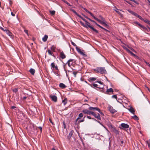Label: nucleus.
<instances>
[{"mask_svg": "<svg viewBox=\"0 0 150 150\" xmlns=\"http://www.w3.org/2000/svg\"><path fill=\"white\" fill-rule=\"evenodd\" d=\"M93 70L97 73L101 74H105L107 71L105 68L104 67H97L93 69Z\"/></svg>", "mask_w": 150, "mask_h": 150, "instance_id": "1", "label": "nucleus"}, {"mask_svg": "<svg viewBox=\"0 0 150 150\" xmlns=\"http://www.w3.org/2000/svg\"><path fill=\"white\" fill-rule=\"evenodd\" d=\"M73 60H74L73 59H70L67 61V62L65 64L63 65L64 68V71L66 72L67 76H68L67 74V71L68 72H69L70 71L69 70H67V69L66 67L67 64L68 66L70 67L73 64Z\"/></svg>", "mask_w": 150, "mask_h": 150, "instance_id": "2", "label": "nucleus"}, {"mask_svg": "<svg viewBox=\"0 0 150 150\" xmlns=\"http://www.w3.org/2000/svg\"><path fill=\"white\" fill-rule=\"evenodd\" d=\"M88 109L90 110H96L98 112L102 115H104L103 113L100 111V109L97 107H90Z\"/></svg>", "mask_w": 150, "mask_h": 150, "instance_id": "3", "label": "nucleus"}, {"mask_svg": "<svg viewBox=\"0 0 150 150\" xmlns=\"http://www.w3.org/2000/svg\"><path fill=\"white\" fill-rule=\"evenodd\" d=\"M86 26L87 27L86 28H89L91 29H92L93 31H94L96 33H98V31L95 29L92 26H91L90 25V24L88 22V21L86 22Z\"/></svg>", "mask_w": 150, "mask_h": 150, "instance_id": "4", "label": "nucleus"}, {"mask_svg": "<svg viewBox=\"0 0 150 150\" xmlns=\"http://www.w3.org/2000/svg\"><path fill=\"white\" fill-rule=\"evenodd\" d=\"M93 111L89 110L87 109H84L82 110V112L87 115H92Z\"/></svg>", "mask_w": 150, "mask_h": 150, "instance_id": "5", "label": "nucleus"}, {"mask_svg": "<svg viewBox=\"0 0 150 150\" xmlns=\"http://www.w3.org/2000/svg\"><path fill=\"white\" fill-rule=\"evenodd\" d=\"M92 115L98 120H101L99 114L98 113V114H97L93 112Z\"/></svg>", "mask_w": 150, "mask_h": 150, "instance_id": "6", "label": "nucleus"}, {"mask_svg": "<svg viewBox=\"0 0 150 150\" xmlns=\"http://www.w3.org/2000/svg\"><path fill=\"white\" fill-rule=\"evenodd\" d=\"M50 96L52 101L54 102H56L57 101V98L56 96L51 95H50Z\"/></svg>", "mask_w": 150, "mask_h": 150, "instance_id": "7", "label": "nucleus"}, {"mask_svg": "<svg viewBox=\"0 0 150 150\" xmlns=\"http://www.w3.org/2000/svg\"><path fill=\"white\" fill-rule=\"evenodd\" d=\"M70 10L74 13L77 16L79 17L80 18H81L82 20L83 19H84L82 17H81L80 15H79L78 13L74 9L72 8H70Z\"/></svg>", "mask_w": 150, "mask_h": 150, "instance_id": "8", "label": "nucleus"}, {"mask_svg": "<svg viewBox=\"0 0 150 150\" xmlns=\"http://www.w3.org/2000/svg\"><path fill=\"white\" fill-rule=\"evenodd\" d=\"M70 10L74 13L77 16L79 17L80 18H81L82 20L83 19H84L82 17H81L80 15H79L78 13L74 9L72 8H70Z\"/></svg>", "mask_w": 150, "mask_h": 150, "instance_id": "9", "label": "nucleus"}, {"mask_svg": "<svg viewBox=\"0 0 150 150\" xmlns=\"http://www.w3.org/2000/svg\"><path fill=\"white\" fill-rule=\"evenodd\" d=\"M83 116V115L82 113H80L78 116V117L76 119V120H75V125H77V121L79 120Z\"/></svg>", "mask_w": 150, "mask_h": 150, "instance_id": "10", "label": "nucleus"}, {"mask_svg": "<svg viewBox=\"0 0 150 150\" xmlns=\"http://www.w3.org/2000/svg\"><path fill=\"white\" fill-rule=\"evenodd\" d=\"M76 50L79 53L83 55H85V54L82 52V51H81V50L79 48L77 47V46L76 47Z\"/></svg>", "mask_w": 150, "mask_h": 150, "instance_id": "11", "label": "nucleus"}, {"mask_svg": "<svg viewBox=\"0 0 150 150\" xmlns=\"http://www.w3.org/2000/svg\"><path fill=\"white\" fill-rule=\"evenodd\" d=\"M60 57L62 59H65L66 57L65 55L63 52H60Z\"/></svg>", "mask_w": 150, "mask_h": 150, "instance_id": "12", "label": "nucleus"}, {"mask_svg": "<svg viewBox=\"0 0 150 150\" xmlns=\"http://www.w3.org/2000/svg\"><path fill=\"white\" fill-rule=\"evenodd\" d=\"M121 126L125 129L129 128V125L125 123H122L121 125Z\"/></svg>", "mask_w": 150, "mask_h": 150, "instance_id": "13", "label": "nucleus"}, {"mask_svg": "<svg viewBox=\"0 0 150 150\" xmlns=\"http://www.w3.org/2000/svg\"><path fill=\"white\" fill-rule=\"evenodd\" d=\"M109 111L112 113H114L116 112V111L114 109H113L112 107H110L109 109Z\"/></svg>", "mask_w": 150, "mask_h": 150, "instance_id": "14", "label": "nucleus"}, {"mask_svg": "<svg viewBox=\"0 0 150 150\" xmlns=\"http://www.w3.org/2000/svg\"><path fill=\"white\" fill-rule=\"evenodd\" d=\"M111 131H112V132L115 133V134H119V132L114 127H113L111 129Z\"/></svg>", "mask_w": 150, "mask_h": 150, "instance_id": "15", "label": "nucleus"}, {"mask_svg": "<svg viewBox=\"0 0 150 150\" xmlns=\"http://www.w3.org/2000/svg\"><path fill=\"white\" fill-rule=\"evenodd\" d=\"M128 110L133 114H135V110L132 107H130V108L128 109Z\"/></svg>", "mask_w": 150, "mask_h": 150, "instance_id": "16", "label": "nucleus"}, {"mask_svg": "<svg viewBox=\"0 0 150 150\" xmlns=\"http://www.w3.org/2000/svg\"><path fill=\"white\" fill-rule=\"evenodd\" d=\"M96 80V78L95 77H91L89 78L88 79V81L90 82Z\"/></svg>", "mask_w": 150, "mask_h": 150, "instance_id": "17", "label": "nucleus"}, {"mask_svg": "<svg viewBox=\"0 0 150 150\" xmlns=\"http://www.w3.org/2000/svg\"><path fill=\"white\" fill-rule=\"evenodd\" d=\"M29 71L32 75H34L35 73V70L31 68L30 69Z\"/></svg>", "mask_w": 150, "mask_h": 150, "instance_id": "18", "label": "nucleus"}, {"mask_svg": "<svg viewBox=\"0 0 150 150\" xmlns=\"http://www.w3.org/2000/svg\"><path fill=\"white\" fill-rule=\"evenodd\" d=\"M135 23L136 24H137L139 26L141 27L144 30H146V28L144 26L141 25L139 23L137 22H135Z\"/></svg>", "mask_w": 150, "mask_h": 150, "instance_id": "19", "label": "nucleus"}, {"mask_svg": "<svg viewBox=\"0 0 150 150\" xmlns=\"http://www.w3.org/2000/svg\"><path fill=\"white\" fill-rule=\"evenodd\" d=\"M59 87L62 88L64 89L66 88V86L63 83H60L59 84Z\"/></svg>", "mask_w": 150, "mask_h": 150, "instance_id": "20", "label": "nucleus"}, {"mask_svg": "<svg viewBox=\"0 0 150 150\" xmlns=\"http://www.w3.org/2000/svg\"><path fill=\"white\" fill-rule=\"evenodd\" d=\"M125 76V78L126 79V81H128L129 82H130V83H132V84H133L135 86H136L129 78H127V77L126 76Z\"/></svg>", "mask_w": 150, "mask_h": 150, "instance_id": "21", "label": "nucleus"}, {"mask_svg": "<svg viewBox=\"0 0 150 150\" xmlns=\"http://www.w3.org/2000/svg\"><path fill=\"white\" fill-rule=\"evenodd\" d=\"M127 11L129 13H130L134 15L135 16H136V15L137 14L134 12L131 11V10L129 9Z\"/></svg>", "mask_w": 150, "mask_h": 150, "instance_id": "22", "label": "nucleus"}, {"mask_svg": "<svg viewBox=\"0 0 150 150\" xmlns=\"http://www.w3.org/2000/svg\"><path fill=\"white\" fill-rule=\"evenodd\" d=\"M48 38V36L47 35H45L44 37L42 38V40L44 42H45L47 41Z\"/></svg>", "mask_w": 150, "mask_h": 150, "instance_id": "23", "label": "nucleus"}, {"mask_svg": "<svg viewBox=\"0 0 150 150\" xmlns=\"http://www.w3.org/2000/svg\"><path fill=\"white\" fill-rule=\"evenodd\" d=\"M73 133V131H71L70 132V133L69 134V135L67 137V138L68 139H70L71 137L72 136V135Z\"/></svg>", "mask_w": 150, "mask_h": 150, "instance_id": "24", "label": "nucleus"}, {"mask_svg": "<svg viewBox=\"0 0 150 150\" xmlns=\"http://www.w3.org/2000/svg\"><path fill=\"white\" fill-rule=\"evenodd\" d=\"M106 92L108 93L109 92H113V89L112 88H110L109 89H107Z\"/></svg>", "mask_w": 150, "mask_h": 150, "instance_id": "25", "label": "nucleus"}, {"mask_svg": "<svg viewBox=\"0 0 150 150\" xmlns=\"http://www.w3.org/2000/svg\"><path fill=\"white\" fill-rule=\"evenodd\" d=\"M82 8H83V9H84L87 13H89L91 16L92 15V13L89 11L88 10H87L86 8H84L83 7H81Z\"/></svg>", "mask_w": 150, "mask_h": 150, "instance_id": "26", "label": "nucleus"}, {"mask_svg": "<svg viewBox=\"0 0 150 150\" xmlns=\"http://www.w3.org/2000/svg\"><path fill=\"white\" fill-rule=\"evenodd\" d=\"M62 103H64V105H65L67 103V99L66 98L64 99L62 101Z\"/></svg>", "mask_w": 150, "mask_h": 150, "instance_id": "27", "label": "nucleus"}, {"mask_svg": "<svg viewBox=\"0 0 150 150\" xmlns=\"http://www.w3.org/2000/svg\"><path fill=\"white\" fill-rule=\"evenodd\" d=\"M91 16H92L95 20H96L98 21L100 23L101 21L99 19L96 17L93 14H92V15H91Z\"/></svg>", "mask_w": 150, "mask_h": 150, "instance_id": "28", "label": "nucleus"}, {"mask_svg": "<svg viewBox=\"0 0 150 150\" xmlns=\"http://www.w3.org/2000/svg\"><path fill=\"white\" fill-rule=\"evenodd\" d=\"M85 117H84L83 118V119L81 120H78L77 121V124H79V123H80V122H83L84 121V118H85Z\"/></svg>", "mask_w": 150, "mask_h": 150, "instance_id": "29", "label": "nucleus"}, {"mask_svg": "<svg viewBox=\"0 0 150 150\" xmlns=\"http://www.w3.org/2000/svg\"><path fill=\"white\" fill-rule=\"evenodd\" d=\"M132 118L136 120H138L139 119L138 117L136 115H134L133 116H132Z\"/></svg>", "mask_w": 150, "mask_h": 150, "instance_id": "30", "label": "nucleus"}, {"mask_svg": "<svg viewBox=\"0 0 150 150\" xmlns=\"http://www.w3.org/2000/svg\"><path fill=\"white\" fill-rule=\"evenodd\" d=\"M115 9H114V10L118 14H119L120 16L122 15V14L119 11H117V10H118V9L116 7H115Z\"/></svg>", "mask_w": 150, "mask_h": 150, "instance_id": "31", "label": "nucleus"}, {"mask_svg": "<svg viewBox=\"0 0 150 150\" xmlns=\"http://www.w3.org/2000/svg\"><path fill=\"white\" fill-rule=\"evenodd\" d=\"M135 16L138 17L142 21L144 20V19L141 16L138 15L137 14Z\"/></svg>", "mask_w": 150, "mask_h": 150, "instance_id": "32", "label": "nucleus"}, {"mask_svg": "<svg viewBox=\"0 0 150 150\" xmlns=\"http://www.w3.org/2000/svg\"><path fill=\"white\" fill-rule=\"evenodd\" d=\"M48 52L49 54L53 56L54 57V55L53 53L50 50H48Z\"/></svg>", "mask_w": 150, "mask_h": 150, "instance_id": "33", "label": "nucleus"}, {"mask_svg": "<svg viewBox=\"0 0 150 150\" xmlns=\"http://www.w3.org/2000/svg\"><path fill=\"white\" fill-rule=\"evenodd\" d=\"M6 33L9 36H12V33L8 30V31H6Z\"/></svg>", "mask_w": 150, "mask_h": 150, "instance_id": "34", "label": "nucleus"}, {"mask_svg": "<svg viewBox=\"0 0 150 150\" xmlns=\"http://www.w3.org/2000/svg\"><path fill=\"white\" fill-rule=\"evenodd\" d=\"M62 1L63 2H64V3L67 4L68 6H71V5H70V4L68 3L67 1L65 0H62Z\"/></svg>", "mask_w": 150, "mask_h": 150, "instance_id": "35", "label": "nucleus"}, {"mask_svg": "<svg viewBox=\"0 0 150 150\" xmlns=\"http://www.w3.org/2000/svg\"><path fill=\"white\" fill-rule=\"evenodd\" d=\"M80 23L85 28H87V27L86 26V25L85 24L83 23L82 21H80Z\"/></svg>", "mask_w": 150, "mask_h": 150, "instance_id": "36", "label": "nucleus"}, {"mask_svg": "<svg viewBox=\"0 0 150 150\" xmlns=\"http://www.w3.org/2000/svg\"><path fill=\"white\" fill-rule=\"evenodd\" d=\"M50 13L52 15H54L55 14V11H50Z\"/></svg>", "mask_w": 150, "mask_h": 150, "instance_id": "37", "label": "nucleus"}, {"mask_svg": "<svg viewBox=\"0 0 150 150\" xmlns=\"http://www.w3.org/2000/svg\"><path fill=\"white\" fill-rule=\"evenodd\" d=\"M51 68H52L53 69H54L55 68V64L54 62H52L51 64Z\"/></svg>", "mask_w": 150, "mask_h": 150, "instance_id": "38", "label": "nucleus"}, {"mask_svg": "<svg viewBox=\"0 0 150 150\" xmlns=\"http://www.w3.org/2000/svg\"><path fill=\"white\" fill-rule=\"evenodd\" d=\"M51 49L52 50L54 51L56 49V47L54 46V45H53L52 46Z\"/></svg>", "mask_w": 150, "mask_h": 150, "instance_id": "39", "label": "nucleus"}, {"mask_svg": "<svg viewBox=\"0 0 150 150\" xmlns=\"http://www.w3.org/2000/svg\"><path fill=\"white\" fill-rule=\"evenodd\" d=\"M93 88L96 87L98 88H100L98 87V85L97 84L94 83L93 85Z\"/></svg>", "mask_w": 150, "mask_h": 150, "instance_id": "40", "label": "nucleus"}, {"mask_svg": "<svg viewBox=\"0 0 150 150\" xmlns=\"http://www.w3.org/2000/svg\"><path fill=\"white\" fill-rule=\"evenodd\" d=\"M0 29H1L2 30L5 32H6V31H8V30L6 29H6H4V28H3L2 27L0 28Z\"/></svg>", "mask_w": 150, "mask_h": 150, "instance_id": "41", "label": "nucleus"}, {"mask_svg": "<svg viewBox=\"0 0 150 150\" xmlns=\"http://www.w3.org/2000/svg\"><path fill=\"white\" fill-rule=\"evenodd\" d=\"M87 118H88L89 119H92L95 120H96L94 119V118H92L90 116H87Z\"/></svg>", "mask_w": 150, "mask_h": 150, "instance_id": "42", "label": "nucleus"}, {"mask_svg": "<svg viewBox=\"0 0 150 150\" xmlns=\"http://www.w3.org/2000/svg\"><path fill=\"white\" fill-rule=\"evenodd\" d=\"M103 26L107 28L108 29L109 28V26L106 23L104 24V25Z\"/></svg>", "mask_w": 150, "mask_h": 150, "instance_id": "43", "label": "nucleus"}, {"mask_svg": "<svg viewBox=\"0 0 150 150\" xmlns=\"http://www.w3.org/2000/svg\"><path fill=\"white\" fill-rule=\"evenodd\" d=\"M71 42L72 45H73L74 46H75L76 47H77V45H76V44L71 40Z\"/></svg>", "mask_w": 150, "mask_h": 150, "instance_id": "44", "label": "nucleus"}, {"mask_svg": "<svg viewBox=\"0 0 150 150\" xmlns=\"http://www.w3.org/2000/svg\"><path fill=\"white\" fill-rule=\"evenodd\" d=\"M109 127L111 129L113 127L111 124H110L109 125Z\"/></svg>", "mask_w": 150, "mask_h": 150, "instance_id": "45", "label": "nucleus"}, {"mask_svg": "<svg viewBox=\"0 0 150 150\" xmlns=\"http://www.w3.org/2000/svg\"><path fill=\"white\" fill-rule=\"evenodd\" d=\"M143 21L145 23H147L149 20L147 19H144V20H143Z\"/></svg>", "mask_w": 150, "mask_h": 150, "instance_id": "46", "label": "nucleus"}, {"mask_svg": "<svg viewBox=\"0 0 150 150\" xmlns=\"http://www.w3.org/2000/svg\"><path fill=\"white\" fill-rule=\"evenodd\" d=\"M125 49L129 53H130L131 52V51L128 48L125 47Z\"/></svg>", "mask_w": 150, "mask_h": 150, "instance_id": "47", "label": "nucleus"}, {"mask_svg": "<svg viewBox=\"0 0 150 150\" xmlns=\"http://www.w3.org/2000/svg\"><path fill=\"white\" fill-rule=\"evenodd\" d=\"M125 49L129 53H130L131 52V51L128 48L125 47Z\"/></svg>", "mask_w": 150, "mask_h": 150, "instance_id": "48", "label": "nucleus"}, {"mask_svg": "<svg viewBox=\"0 0 150 150\" xmlns=\"http://www.w3.org/2000/svg\"><path fill=\"white\" fill-rule=\"evenodd\" d=\"M147 142L148 144V146L149 147H150V140H149V141H147Z\"/></svg>", "mask_w": 150, "mask_h": 150, "instance_id": "49", "label": "nucleus"}, {"mask_svg": "<svg viewBox=\"0 0 150 150\" xmlns=\"http://www.w3.org/2000/svg\"><path fill=\"white\" fill-rule=\"evenodd\" d=\"M112 98H115L116 99H117V98L116 95H113L112 96Z\"/></svg>", "mask_w": 150, "mask_h": 150, "instance_id": "50", "label": "nucleus"}, {"mask_svg": "<svg viewBox=\"0 0 150 150\" xmlns=\"http://www.w3.org/2000/svg\"><path fill=\"white\" fill-rule=\"evenodd\" d=\"M130 53L132 56H136L137 57H138L135 54H134L133 53H132V52H131Z\"/></svg>", "mask_w": 150, "mask_h": 150, "instance_id": "51", "label": "nucleus"}, {"mask_svg": "<svg viewBox=\"0 0 150 150\" xmlns=\"http://www.w3.org/2000/svg\"><path fill=\"white\" fill-rule=\"evenodd\" d=\"M100 24H101L103 25L105 23V22H103V21H101L100 22Z\"/></svg>", "mask_w": 150, "mask_h": 150, "instance_id": "52", "label": "nucleus"}, {"mask_svg": "<svg viewBox=\"0 0 150 150\" xmlns=\"http://www.w3.org/2000/svg\"><path fill=\"white\" fill-rule=\"evenodd\" d=\"M73 73L74 74V75L75 77H76V74H77V72L75 71H73Z\"/></svg>", "mask_w": 150, "mask_h": 150, "instance_id": "53", "label": "nucleus"}, {"mask_svg": "<svg viewBox=\"0 0 150 150\" xmlns=\"http://www.w3.org/2000/svg\"><path fill=\"white\" fill-rule=\"evenodd\" d=\"M145 62L146 63V64L149 66L150 67V64L147 62L145 61Z\"/></svg>", "mask_w": 150, "mask_h": 150, "instance_id": "54", "label": "nucleus"}, {"mask_svg": "<svg viewBox=\"0 0 150 150\" xmlns=\"http://www.w3.org/2000/svg\"><path fill=\"white\" fill-rule=\"evenodd\" d=\"M18 89L17 88H15L13 90V91L14 92H16L17 91Z\"/></svg>", "mask_w": 150, "mask_h": 150, "instance_id": "55", "label": "nucleus"}, {"mask_svg": "<svg viewBox=\"0 0 150 150\" xmlns=\"http://www.w3.org/2000/svg\"><path fill=\"white\" fill-rule=\"evenodd\" d=\"M24 31L26 34L28 35V31L27 30H25Z\"/></svg>", "mask_w": 150, "mask_h": 150, "instance_id": "56", "label": "nucleus"}, {"mask_svg": "<svg viewBox=\"0 0 150 150\" xmlns=\"http://www.w3.org/2000/svg\"><path fill=\"white\" fill-rule=\"evenodd\" d=\"M97 82H98V83H100V84H102V83H103L101 81H97Z\"/></svg>", "mask_w": 150, "mask_h": 150, "instance_id": "57", "label": "nucleus"}, {"mask_svg": "<svg viewBox=\"0 0 150 150\" xmlns=\"http://www.w3.org/2000/svg\"><path fill=\"white\" fill-rule=\"evenodd\" d=\"M103 30L106 32H109V31L108 30H107L106 29L104 28V29Z\"/></svg>", "mask_w": 150, "mask_h": 150, "instance_id": "58", "label": "nucleus"}, {"mask_svg": "<svg viewBox=\"0 0 150 150\" xmlns=\"http://www.w3.org/2000/svg\"><path fill=\"white\" fill-rule=\"evenodd\" d=\"M63 124H64V128H65L66 127V125H65V123L64 122H63Z\"/></svg>", "mask_w": 150, "mask_h": 150, "instance_id": "59", "label": "nucleus"}, {"mask_svg": "<svg viewBox=\"0 0 150 150\" xmlns=\"http://www.w3.org/2000/svg\"><path fill=\"white\" fill-rule=\"evenodd\" d=\"M11 15L13 16H15V14H14L13 12H11Z\"/></svg>", "mask_w": 150, "mask_h": 150, "instance_id": "60", "label": "nucleus"}, {"mask_svg": "<svg viewBox=\"0 0 150 150\" xmlns=\"http://www.w3.org/2000/svg\"><path fill=\"white\" fill-rule=\"evenodd\" d=\"M11 108L12 109H13L16 108V107L15 106H12Z\"/></svg>", "mask_w": 150, "mask_h": 150, "instance_id": "61", "label": "nucleus"}, {"mask_svg": "<svg viewBox=\"0 0 150 150\" xmlns=\"http://www.w3.org/2000/svg\"><path fill=\"white\" fill-rule=\"evenodd\" d=\"M38 128L40 129V131L41 132L42 131V127H38Z\"/></svg>", "mask_w": 150, "mask_h": 150, "instance_id": "62", "label": "nucleus"}, {"mask_svg": "<svg viewBox=\"0 0 150 150\" xmlns=\"http://www.w3.org/2000/svg\"><path fill=\"white\" fill-rule=\"evenodd\" d=\"M49 120L50 121V122H51V123H52V124H53V122H52V120H51V119H49Z\"/></svg>", "mask_w": 150, "mask_h": 150, "instance_id": "63", "label": "nucleus"}, {"mask_svg": "<svg viewBox=\"0 0 150 150\" xmlns=\"http://www.w3.org/2000/svg\"><path fill=\"white\" fill-rule=\"evenodd\" d=\"M54 68L56 70H57L58 69V67L57 66H55Z\"/></svg>", "mask_w": 150, "mask_h": 150, "instance_id": "64", "label": "nucleus"}]
</instances>
